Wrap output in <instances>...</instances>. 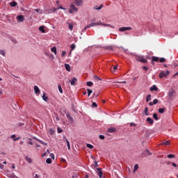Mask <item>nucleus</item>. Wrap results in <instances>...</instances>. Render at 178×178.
<instances>
[{
	"mask_svg": "<svg viewBox=\"0 0 178 178\" xmlns=\"http://www.w3.org/2000/svg\"><path fill=\"white\" fill-rule=\"evenodd\" d=\"M97 26H104V27H113L108 24H104L102 22H100V23L95 22V23H91V24H88V26H86L83 29V31H86V30H87L88 29H90V27H95Z\"/></svg>",
	"mask_w": 178,
	"mask_h": 178,
	"instance_id": "1",
	"label": "nucleus"
},
{
	"mask_svg": "<svg viewBox=\"0 0 178 178\" xmlns=\"http://www.w3.org/2000/svg\"><path fill=\"white\" fill-rule=\"evenodd\" d=\"M136 60L140 62V63H148V60L144 58V56H136Z\"/></svg>",
	"mask_w": 178,
	"mask_h": 178,
	"instance_id": "2",
	"label": "nucleus"
},
{
	"mask_svg": "<svg viewBox=\"0 0 178 178\" xmlns=\"http://www.w3.org/2000/svg\"><path fill=\"white\" fill-rule=\"evenodd\" d=\"M168 95V98L172 99L173 97H176V90L173 88L170 89Z\"/></svg>",
	"mask_w": 178,
	"mask_h": 178,
	"instance_id": "3",
	"label": "nucleus"
},
{
	"mask_svg": "<svg viewBox=\"0 0 178 178\" xmlns=\"http://www.w3.org/2000/svg\"><path fill=\"white\" fill-rule=\"evenodd\" d=\"M170 72H169V71H166V72L161 71L159 74V77H160V79H163V77H167L168 75L170 74Z\"/></svg>",
	"mask_w": 178,
	"mask_h": 178,
	"instance_id": "4",
	"label": "nucleus"
},
{
	"mask_svg": "<svg viewBox=\"0 0 178 178\" xmlns=\"http://www.w3.org/2000/svg\"><path fill=\"white\" fill-rule=\"evenodd\" d=\"M130 30H133V28H131L130 26H127V27H121L119 29V31H121V32L127 31H130Z\"/></svg>",
	"mask_w": 178,
	"mask_h": 178,
	"instance_id": "5",
	"label": "nucleus"
},
{
	"mask_svg": "<svg viewBox=\"0 0 178 178\" xmlns=\"http://www.w3.org/2000/svg\"><path fill=\"white\" fill-rule=\"evenodd\" d=\"M97 173L99 176V178H102V175H104V173L102 172V168H97Z\"/></svg>",
	"mask_w": 178,
	"mask_h": 178,
	"instance_id": "6",
	"label": "nucleus"
},
{
	"mask_svg": "<svg viewBox=\"0 0 178 178\" xmlns=\"http://www.w3.org/2000/svg\"><path fill=\"white\" fill-rule=\"evenodd\" d=\"M75 4L76 6H83V0H74Z\"/></svg>",
	"mask_w": 178,
	"mask_h": 178,
	"instance_id": "7",
	"label": "nucleus"
},
{
	"mask_svg": "<svg viewBox=\"0 0 178 178\" xmlns=\"http://www.w3.org/2000/svg\"><path fill=\"white\" fill-rule=\"evenodd\" d=\"M146 122H148L149 124H150L151 126H152V124H154V120H152V118L148 117L147 119H146Z\"/></svg>",
	"mask_w": 178,
	"mask_h": 178,
	"instance_id": "8",
	"label": "nucleus"
},
{
	"mask_svg": "<svg viewBox=\"0 0 178 178\" xmlns=\"http://www.w3.org/2000/svg\"><path fill=\"white\" fill-rule=\"evenodd\" d=\"M17 22H24V15H19L17 17Z\"/></svg>",
	"mask_w": 178,
	"mask_h": 178,
	"instance_id": "9",
	"label": "nucleus"
},
{
	"mask_svg": "<svg viewBox=\"0 0 178 178\" xmlns=\"http://www.w3.org/2000/svg\"><path fill=\"white\" fill-rule=\"evenodd\" d=\"M70 8H71L72 10H73L74 12H77V10H79V8H77L76 7V6H74V4H73V3H71Z\"/></svg>",
	"mask_w": 178,
	"mask_h": 178,
	"instance_id": "10",
	"label": "nucleus"
},
{
	"mask_svg": "<svg viewBox=\"0 0 178 178\" xmlns=\"http://www.w3.org/2000/svg\"><path fill=\"white\" fill-rule=\"evenodd\" d=\"M115 131H116V128L111 127L108 129V133H115Z\"/></svg>",
	"mask_w": 178,
	"mask_h": 178,
	"instance_id": "11",
	"label": "nucleus"
},
{
	"mask_svg": "<svg viewBox=\"0 0 178 178\" xmlns=\"http://www.w3.org/2000/svg\"><path fill=\"white\" fill-rule=\"evenodd\" d=\"M76 81H77V79L76 77H74L72 81H70L71 86H74Z\"/></svg>",
	"mask_w": 178,
	"mask_h": 178,
	"instance_id": "12",
	"label": "nucleus"
},
{
	"mask_svg": "<svg viewBox=\"0 0 178 178\" xmlns=\"http://www.w3.org/2000/svg\"><path fill=\"white\" fill-rule=\"evenodd\" d=\"M159 145H170L169 140H165L164 142L159 144Z\"/></svg>",
	"mask_w": 178,
	"mask_h": 178,
	"instance_id": "13",
	"label": "nucleus"
},
{
	"mask_svg": "<svg viewBox=\"0 0 178 178\" xmlns=\"http://www.w3.org/2000/svg\"><path fill=\"white\" fill-rule=\"evenodd\" d=\"M150 91H158V88L156 86L154 85L150 88Z\"/></svg>",
	"mask_w": 178,
	"mask_h": 178,
	"instance_id": "14",
	"label": "nucleus"
},
{
	"mask_svg": "<svg viewBox=\"0 0 178 178\" xmlns=\"http://www.w3.org/2000/svg\"><path fill=\"white\" fill-rule=\"evenodd\" d=\"M152 60L153 62H159V58L156 56L152 57Z\"/></svg>",
	"mask_w": 178,
	"mask_h": 178,
	"instance_id": "15",
	"label": "nucleus"
},
{
	"mask_svg": "<svg viewBox=\"0 0 178 178\" xmlns=\"http://www.w3.org/2000/svg\"><path fill=\"white\" fill-rule=\"evenodd\" d=\"M42 98L43 101H45V102H48V96H46L45 93L43 94V95L42 96Z\"/></svg>",
	"mask_w": 178,
	"mask_h": 178,
	"instance_id": "16",
	"label": "nucleus"
},
{
	"mask_svg": "<svg viewBox=\"0 0 178 178\" xmlns=\"http://www.w3.org/2000/svg\"><path fill=\"white\" fill-rule=\"evenodd\" d=\"M34 91H35V94H38V92H40V88H38V86H34Z\"/></svg>",
	"mask_w": 178,
	"mask_h": 178,
	"instance_id": "17",
	"label": "nucleus"
},
{
	"mask_svg": "<svg viewBox=\"0 0 178 178\" xmlns=\"http://www.w3.org/2000/svg\"><path fill=\"white\" fill-rule=\"evenodd\" d=\"M10 6L13 8L15 6H17V3H16V1H12L10 3Z\"/></svg>",
	"mask_w": 178,
	"mask_h": 178,
	"instance_id": "18",
	"label": "nucleus"
},
{
	"mask_svg": "<svg viewBox=\"0 0 178 178\" xmlns=\"http://www.w3.org/2000/svg\"><path fill=\"white\" fill-rule=\"evenodd\" d=\"M102 8H104V4H101L99 7L95 6V9L96 10H101V9H102Z\"/></svg>",
	"mask_w": 178,
	"mask_h": 178,
	"instance_id": "19",
	"label": "nucleus"
},
{
	"mask_svg": "<svg viewBox=\"0 0 178 178\" xmlns=\"http://www.w3.org/2000/svg\"><path fill=\"white\" fill-rule=\"evenodd\" d=\"M65 67L67 72H70V65L69 64H65Z\"/></svg>",
	"mask_w": 178,
	"mask_h": 178,
	"instance_id": "20",
	"label": "nucleus"
},
{
	"mask_svg": "<svg viewBox=\"0 0 178 178\" xmlns=\"http://www.w3.org/2000/svg\"><path fill=\"white\" fill-rule=\"evenodd\" d=\"M58 88L59 92L60 94H63V90H62V86H60V84L58 85Z\"/></svg>",
	"mask_w": 178,
	"mask_h": 178,
	"instance_id": "21",
	"label": "nucleus"
},
{
	"mask_svg": "<svg viewBox=\"0 0 178 178\" xmlns=\"http://www.w3.org/2000/svg\"><path fill=\"white\" fill-rule=\"evenodd\" d=\"M39 30L42 33H45V27L44 26H40Z\"/></svg>",
	"mask_w": 178,
	"mask_h": 178,
	"instance_id": "22",
	"label": "nucleus"
},
{
	"mask_svg": "<svg viewBox=\"0 0 178 178\" xmlns=\"http://www.w3.org/2000/svg\"><path fill=\"white\" fill-rule=\"evenodd\" d=\"M116 70H118L117 65L114 66L113 68L111 69V71L112 72V73H115V72H116Z\"/></svg>",
	"mask_w": 178,
	"mask_h": 178,
	"instance_id": "23",
	"label": "nucleus"
},
{
	"mask_svg": "<svg viewBox=\"0 0 178 178\" xmlns=\"http://www.w3.org/2000/svg\"><path fill=\"white\" fill-rule=\"evenodd\" d=\"M26 161H27V162H29V163H33V159H31V158H30V157H26Z\"/></svg>",
	"mask_w": 178,
	"mask_h": 178,
	"instance_id": "24",
	"label": "nucleus"
},
{
	"mask_svg": "<svg viewBox=\"0 0 178 178\" xmlns=\"http://www.w3.org/2000/svg\"><path fill=\"white\" fill-rule=\"evenodd\" d=\"M145 115L146 116H149V113H148V107H145Z\"/></svg>",
	"mask_w": 178,
	"mask_h": 178,
	"instance_id": "25",
	"label": "nucleus"
},
{
	"mask_svg": "<svg viewBox=\"0 0 178 178\" xmlns=\"http://www.w3.org/2000/svg\"><path fill=\"white\" fill-rule=\"evenodd\" d=\"M159 60L161 63H165V62H166V59H165V58H161Z\"/></svg>",
	"mask_w": 178,
	"mask_h": 178,
	"instance_id": "26",
	"label": "nucleus"
},
{
	"mask_svg": "<svg viewBox=\"0 0 178 178\" xmlns=\"http://www.w3.org/2000/svg\"><path fill=\"white\" fill-rule=\"evenodd\" d=\"M149 101H151V95H148L146 97V102H149Z\"/></svg>",
	"mask_w": 178,
	"mask_h": 178,
	"instance_id": "27",
	"label": "nucleus"
},
{
	"mask_svg": "<svg viewBox=\"0 0 178 178\" xmlns=\"http://www.w3.org/2000/svg\"><path fill=\"white\" fill-rule=\"evenodd\" d=\"M153 118L155 120H159V118H158V115L156 113L153 114Z\"/></svg>",
	"mask_w": 178,
	"mask_h": 178,
	"instance_id": "28",
	"label": "nucleus"
},
{
	"mask_svg": "<svg viewBox=\"0 0 178 178\" xmlns=\"http://www.w3.org/2000/svg\"><path fill=\"white\" fill-rule=\"evenodd\" d=\"M66 116L68 118V120H70L71 122L73 121V117L70 116V115L66 114Z\"/></svg>",
	"mask_w": 178,
	"mask_h": 178,
	"instance_id": "29",
	"label": "nucleus"
},
{
	"mask_svg": "<svg viewBox=\"0 0 178 178\" xmlns=\"http://www.w3.org/2000/svg\"><path fill=\"white\" fill-rule=\"evenodd\" d=\"M51 50V52H54V54L55 55H56V47H52Z\"/></svg>",
	"mask_w": 178,
	"mask_h": 178,
	"instance_id": "30",
	"label": "nucleus"
},
{
	"mask_svg": "<svg viewBox=\"0 0 178 178\" xmlns=\"http://www.w3.org/2000/svg\"><path fill=\"white\" fill-rule=\"evenodd\" d=\"M37 141H38L40 143V144H42V145H47V143H44V141H42L40 139H37Z\"/></svg>",
	"mask_w": 178,
	"mask_h": 178,
	"instance_id": "31",
	"label": "nucleus"
},
{
	"mask_svg": "<svg viewBox=\"0 0 178 178\" xmlns=\"http://www.w3.org/2000/svg\"><path fill=\"white\" fill-rule=\"evenodd\" d=\"M94 79H95V80H96L97 81H101V80H102V79H101V78H99V77L97 76H94Z\"/></svg>",
	"mask_w": 178,
	"mask_h": 178,
	"instance_id": "32",
	"label": "nucleus"
},
{
	"mask_svg": "<svg viewBox=\"0 0 178 178\" xmlns=\"http://www.w3.org/2000/svg\"><path fill=\"white\" fill-rule=\"evenodd\" d=\"M86 147L88 148H90V149H92V148H94V146L92 145H91V144H87Z\"/></svg>",
	"mask_w": 178,
	"mask_h": 178,
	"instance_id": "33",
	"label": "nucleus"
},
{
	"mask_svg": "<svg viewBox=\"0 0 178 178\" xmlns=\"http://www.w3.org/2000/svg\"><path fill=\"white\" fill-rule=\"evenodd\" d=\"M68 27L70 30L72 31L73 30V24H68Z\"/></svg>",
	"mask_w": 178,
	"mask_h": 178,
	"instance_id": "34",
	"label": "nucleus"
},
{
	"mask_svg": "<svg viewBox=\"0 0 178 178\" xmlns=\"http://www.w3.org/2000/svg\"><path fill=\"white\" fill-rule=\"evenodd\" d=\"M88 97H90V95H91V94H92V91L91 90V89H88Z\"/></svg>",
	"mask_w": 178,
	"mask_h": 178,
	"instance_id": "35",
	"label": "nucleus"
},
{
	"mask_svg": "<svg viewBox=\"0 0 178 178\" xmlns=\"http://www.w3.org/2000/svg\"><path fill=\"white\" fill-rule=\"evenodd\" d=\"M46 163L48 164L52 163V160L49 158L46 160Z\"/></svg>",
	"mask_w": 178,
	"mask_h": 178,
	"instance_id": "36",
	"label": "nucleus"
},
{
	"mask_svg": "<svg viewBox=\"0 0 178 178\" xmlns=\"http://www.w3.org/2000/svg\"><path fill=\"white\" fill-rule=\"evenodd\" d=\"M92 82H91V81H88V82H87V83H86V85L88 86V87H91V86H92Z\"/></svg>",
	"mask_w": 178,
	"mask_h": 178,
	"instance_id": "37",
	"label": "nucleus"
},
{
	"mask_svg": "<svg viewBox=\"0 0 178 178\" xmlns=\"http://www.w3.org/2000/svg\"><path fill=\"white\" fill-rule=\"evenodd\" d=\"M159 100L158 99H155L153 100V105H156V104H158Z\"/></svg>",
	"mask_w": 178,
	"mask_h": 178,
	"instance_id": "38",
	"label": "nucleus"
},
{
	"mask_svg": "<svg viewBox=\"0 0 178 178\" xmlns=\"http://www.w3.org/2000/svg\"><path fill=\"white\" fill-rule=\"evenodd\" d=\"M159 113H163V112H165V108H159Z\"/></svg>",
	"mask_w": 178,
	"mask_h": 178,
	"instance_id": "39",
	"label": "nucleus"
},
{
	"mask_svg": "<svg viewBox=\"0 0 178 178\" xmlns=\"http://www.w3.org/2000/svg\"><path fill=\"white\" fill-rule=\"evenodd\" d=\"M57 131H58V133H63V130H62V129H60V127H58L57 128Z\"/></svg>",
	"mask_w": 178,
	"mask_h": 178,
	"instance_id": "40",
	"label": "nucleus"
},
{
	"mask_svg": "<svg viewBox=\"0 0 178 178\" xmlns=\"http://www.w3.org/2000/svg\"><path fill=\"white\" fill-rule=\"evenodd\" d=\"M116 83H118V84H126L127 82L126 81H118Z\"/></svg>",
	"mask_w": 178,
	"mask_h": 178,
	"instance_id": "41",
	"label": "nucleus"
},
{
	"mask_svg": "<svg viewBox=\"0 0 178 178\" xmlns=\"http://www.w3.org/2000/svg\"><path fill=\"white\" fill-rule=\"evenodd\" d=\"M92 166H94V168H97L98 166V163H97V161H95Z\"/></svg>",
	"mask_w": 178,
	"mask_h": 178,
	"instance_id": "42",
	"label": "nucleus"
},
{
	"mask_svg": "<svg viewBox=\"0 0 178 178\" xmlns=\"http://www.w3.org/2000/svg\"><path fill=\"white\" fill-rule=\"evenodd\" d=\"M97 106H98V105H97V103L92 102V108H97Z\"/></svg>",
	"mask_w": 178,
	"mask_h": 178,
	"instance_id": "43",
	"label": "nucleus"
},
{
	"mask_svg": "<svg viewBox=\"0 0 178 178\" xmlns=\"http://www.w3.org/2000/svg\"><path fill=\"white\" fill-rule=\"evenodd\" d=\"M99 138H100V140H105V136L104 135H99Z\"/></svg>",
	"mask_w": 178,
	"mask_h": 178,
	"instance_id": "44",
	"label": "nucleus"
},
{
	"mask_svg": "<svg viewBox=\"0 0 178 178\" xmlns=\"http://www.w3.org/2000/svg\"><path fill=\"white\" fill-rule=\"evenodd\" d=\"M0 54H1V55H2L3 56H5V51H3V50H0Z\"/></svg>",
	"mask_w": 178,
	"mask_h": 178,
	"instance_id": "45",
	"label": "nucleus"
},
{
	"mask_svg": "<svg viewBox=\"0 0 178 178\" xmlns=\"http://www.w3.org/2000/svg\"><path fill=\"white\" fill-rule=\"evenodd\" d=\"M167 156L169 159L175 158V155H173V154H168Z\"/></svg>",
	"mask_w": 178,
	"mask_h": 178,
	"instance_id": "46",
	"label": "nucleus"
},
{
	"mask_svg": "<svg viewBox=\"0 0 178 178\" xmlns=\"http://www.w3.org/2000/svg\"><path fill=\"white\" fill-rule=\"evenodd\" d=\"M130 126H131V127H136V126H137V124H136L134 122H131V123H130Z\"/></svg>",
	"mask_w": 178,
	"mask_h": 178,
	"instance_id": "47",
	"label": "nucleus"
},
{
	"mask_svg": "<svg viewBox=\"0 0 178 178\" xmlns=\"http://www.w3.org/2000/svg\"><path fill=\"white\" fill-rule=\"evenodd\" d=\"M76 48V44H72V45H71V49H74Z\"/></svg>",
	"mask_w": 178,
	"mask_h": 178,
	"instance_id": "48",
	"label": "nucleus"
},
{
	"mask_svg": "<svg viewBox=\"0 0 178 178\" xmlns=\"http://www.w3.org/2000/svg\"><path fill=\"white\" fill-rule=\"evenodd\" d=\"M145 155H151V152L149 150H146Z\"/></svg>",
	"mask_w": 178,
	"mask_h": 178,
	"instance_id": "49",
	"label": "nucleus"
},
{
	"mask_svg": "<svg viewBox=\"0 0 178 178\" xmlns=\"http://www.w3.org/2000/svg\"><path fill=\"white\" fill-rule=\"evenodd\" d=\"M58 10L59 9H63V10H65V8L62 6H58L57 8Z\"/></svg>",
	"mask_w": 178,
	"mask_h": 178,
	"instance_id": "50",
	"label": "nucleus"
},
{
	"mask_svg": "<svg viewBox=\"0 0 178 178\" xmlns=\"http://www.w3.org/2000/svg\"><path fill=\"white\" fill-rule=\"evenodd\" d=\"M138 170V165L136 164L134 166V170Z\"/></svg>",
	"mask_w": 178,
	"mask_h": 178,
	"instance_id": "51",
	"label": "nucleus"
},
{
	"mask_svg": "<svg viewBox=\"0 0 178 178\" xmlns=\"http://www.w3.org/2000/svg\"><path fill=\"white\" fill-rule=\"evenodd\" d=\"M50 156L52 159H55V154H51Z\"/></svg>",
	"mask_w": 178,
	"mask_h": 178,
	"instance_id": "52",
	"label": "nucleus"
},
{
	"mask_svg": "<svg viewBox=\"0 0 178 178\" xmlns=\"http://www.w3.org/2000/svg\"><path fill=\"white\" fill-rule=\"evenodd\" d=\"M65 55H66V51H63V52L61 54V56L63 57V56H65Z\"/></svg>",
	"mask_w": 178,
	"mask_h": 178,
	"instance_id": "53",
	"label": "nucleus"
},
{
	"mask_svg": "<svg viewBox=\"0 0 178 178\" xmlns=\"http://www.w3.org/2000/svg\"><path fill=\"white\" fill-rule=\"evenodd\" d=\"M143 69L145 71L148 70V67L147 66H143Z\"/></svg>",
	"mask_w": 178,
	"mask_h": 178,
	"instance_id": "54",
	"label": "nucleus"
},
{
	"mask_svg": "<svg viewBox=\"0 0 178 178\" xmlns=\"http://www.w3.org/2000/svg\"><path fill=\"white\" fill-rule=\"evenodd\" d=\"M3 168H5V166L0 163V169H3Z\"/></svg>",
	"mask_w": 178,
	"mask_h": 178,
	"instance_id": "55",
	"label": "nucleus"
},
{
	"mask_svg": "<svg viewBox=\"0 0 178 178\" xmlns=\"http://www.w3.org/2000/svg\"><path fill=\"white\" fill-rule=\"evenodd\" d=\"M172 165L174 166V168H177V165H176V163H172Z\"/></svg>",
	"mask_w": 178,
	"mask_h": 178,
	"instance_id": "56",
	"label": "nucleus"
},
{
	"mask_svg": "<svg viewBox=\"0 0 178 178\" xmlns=\"http://www.w3.org/2000/svg\"><path fill=\"white\" fill-rule=\"evenodd\" d=\"M73 12H74V11L73 10H72V8L69 10V13L72 14V13H73Z\"/></svg>",
	"mask_w": 178,
	"mask_h": 178,
	"instance_id": "57",
	"label": "nucleus"
},
{
	"mask_svg": "<svg viewBox=\"0 0 178 178\" xmlns=\"http://www.w3.org/2000/svg\"><path fill=\"white\" fill-rule=\"evenodd\" d=\"M34 178H40V175H38V174H35Z\"/></svg>",
	"mask_w": 178,
	"mask_h": 178,
	"instance_id": "58",
	"label": "nucleus"
},
{
	"mask_svg": "<svg viewBox=\"0 0 178 178\" xmlns=\"http://www.w3.org/2000/svg\"><path fill=\"white\" fill-rule=\"evenodd\" d=\"M49 133H50V134H54V130L53 129H50L49 130Z\"/></svg>",
	"mask_w": 178,
	"mask_h": 178,
	"instance_id": "59",
	"label": "nucleus"
},
{
	"mask_svg": "<svg viewBox=\"0 0 178 178\" xmlns=\"http://www.w3.org/2000/svg\"><path fill=\"white\" fill-rule=\"evenodd\" d=\"M56 5L59 6V4L60 3V1H59L58 0L56 1Z\"/></svg>",
	"mask_w": 178,
	"mask_h": 178,
	"instance_id": "60",
	"label": "nucleus"
},
{
	"mask_svg": "<svg viewBox=\"0 0 178 178\" xmlns=\"http://www.w3.org/2000/svg\"><path fill=\"white\" fill-rule=\"evenodd\" d=\"M16 168V166L15 165V164H13L12 165V169H15Z\"/></svg>",
	"mask_w": 178,
	"mask_h": 178,
	"instance_id": "61",
	"label": "nucleus"
},
{
	"mask_svg": "<svg viewBox=\"0 0 178 178\" xmlns=\"http://www.w3.org/2000/svg\"><path fill=\"white\" fill-rule=\"evenodd\" d=\"M149 106H152L154 105V103H152V102H150L149 103Z\"/></svg>",
	"mask_w": 178,
	"mask_h": 178,
	"instance_id": "62",
	"label": "nucleus"
},
{
	"mask_svg": "<svg viewBox=\"0 0 178 178\" xmlns=\"http://www.w3.org/2000/svg\"><path fill=\"white\" fill-rule=\"evenodd\" d=\"M67 145L68 149H70V143H68V145Z\"/></svg>",
	"mask_w": 178,
	"mask_h": 178,
	"instance_id": "63",
	"label": "nucleus"
},
{
	"mask_svg": "<svg viewBox=\"0 0 178 178\" xmlns=\"http://www.w3.org/2000/svg\"><path fill=\"white\" fill-rule=\"evenodd\" d=\"M176 76H178V72H177V73H175V74H174V77H176Z\"/></svg>",
	"mask_w": 178,
	"mask_h": 178,
	"instance_id": "64",
	"label": "nucleus"
}]
</instances>
